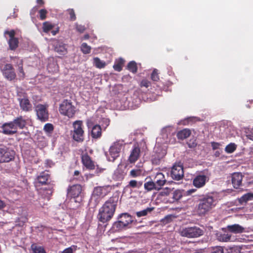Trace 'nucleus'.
Masks as SVG:
<instances>
[{
    "instance_id": "ea45409f",
    "label": "nucleus",
    "mask_w": 253,
    "mask_h": 253,
    "mask_svg": "<svg viewBox=\"0 0 253 253\" xmlns=\"http://www.w3.org/2000/svg\"><path fill=\"white\" fill-rule=\"evenodd\" d=\"M154 208H147V209L142 211H137L136 212V215L137 217H141L146 215L148 212H150L153 210Z\"/></svg>"
},
{
    "instance_id": "20e7f679",
    "label": "nucleus",
    "mask_w": 253,
    "mask_h": 253,
    "mask_svg": "<svg viewBox=\"0 0 253 253\" xmlns=\"http://www.w3.org/2000/svg\"><path fill=\"white\" fill-rule=\"evenodd\" d=\"M110 192L109 186H97L94 188L91 198V201H94V205L97 206L102 198H103Z\"/></svg>"
},
{
    "instance_id": "9b49d317",
    "label": "nucleus",
    "mask_w": 253,
    "mask_h": 253,
    "mask_svg": "<svg viewBox=\"0 0 253 253\" xmlns=\"http://www.w3.org/2000/svg\"><path fill=\"white\" fill-rule=\"evenodd\" d=\"M0 69L3 76L7 80L11 81L16 78V75L12 64L7 63L3 65H1Z\"/></svg>"
},
{
    "instance_id": "aec40b11",
    "label": "nucleus",
    "mask_w": 253,
    "mask_h": 253,
    "mask_svg": "<svg viewBox=\"0 0 253 253\" xmlns=\"http://www.w3.org/2000/svg\"><path fill=\"white\" fill-rule=\"evenodd\" d=\"M243 175L241 172H234L231 175V181L234 188H239L242 185Z\"/></svg>"
},
{
    "instance_id": "4468645a",
    "label": "nucleus",
    "mask_w": 253,
    "mask_h": 253,
    "mask_svg": "<svg viewBox=\"0 0 253 253\" xmlns=\"http://www.w3.org/2000/svg\"><path fill=\"white\" fill-rule=\"evenodd\" d=\"M2 132L6 135H11L17 132L13 121L4 123L1 126Z\"/></svg>"
},
{
    "instance_id": "b1692460",
    "label": "nucleus",
    "mask_w": 253,
    "mask_h": 253,
    "mask_svg": "<svg viewBox=\"0 0 253 253\" xmlns=\"http://www.w3.org/2000/svg\"><path fill=\"white\" fill-rule=\"evenodd\" d=\"M19 104L21 109L25 112H29L32 110V105L29 100L27 98L19 99Z\"/></svg>"
},
{
    "instance_id": "2eb2a0df",
    "label": "nucleus",
    "mask_w": 253,
    "mask_h": 253,
    "mask_svg": "<svg viewBox=\"0 0 253 253\" xmlns=\"http://www.w3.org/2000/svg\"><path fill=\"white\" fill-rule=\"evenodd\" d=\"M209 180V178L207 176L203 174H197L193 178V184L197 188H200L204 187L206 182Z\"/></svg>"
},
{
    "instance_id": "2f4dec72",
    "label": "nucleus",
    "mask_w": 253,
    "mask_h": 253,
    "mask_svg": "<svg viewBox=\"0 0 253 253\" xmlns=\"http://www.w3.org/2000/svg\"><path fill=\"white\" fill-rule=\"evenodd\" d=\"M127 69L130 72L135 74L137 72V63L134 61H130L127 65Z\"/></svg>"
},
{
    "instance_id": "a18cd8bd",
    "label": "nucleus",
    "mask_w": 253,
    "mask_h": 253,
    "mask_svg": "<svg viewBox=\"0 0 253 253\" xmlns=\"http://www.w3.org/2000/svg\"><path fill=\"white\" fill-rule=\"evenodd\" d=\"M139 85L141 87H145L146 88H148L151 85V83L148 80L144 79L142 80Z\"/></svg>"
},
{
    "instance_id": "13d9d810",
    "label": "nucleus",
    "mask_w": 253,
    "mask_h": 253,
    "mask_svg": "<svg viewBox=\"0 0 253 253\" xmlns=\"http://www.w3.org/2000/svg\"><path fill=\"white\" fill-rule=\"evenodd\" d=\"M188 147L190 148H194L196 147L197 143L196 142V140H190L187 143Z\"/></svg>"
},
{
    "instance_id": "7c9ffc66",
    "label": "nucleus",
    "mask_w": 253,
    "mask_h": 253,
    "mask_svg": "<svg viewBox=\"0 0 253 253\" xmlns=\"http://www.w3.org/2000/svg\"><path fill=\"white\" fill-rule=\"evenodd\" d=\"M182 196L181 192L179 190L172 191L170 197L172 198V200L170 201V202L173 203L175 201L179 200Z\"/></svg>"
},
{
    "instance_id": "393cba45",
    "label": "nucleus",
    "mask_w": 253,
    "mask_h": 253,
    "mask_svg": "<svg viewBox=\"0 0 253 253\" xmlns=\"http://www.w3.org/2000/svg\"><path fill=\"white\" fill-rule=\"evenodd\" d=\"M103 128L99 125H95L93 126L91 130V136L94 139H98L102 135Z\"/></svg>"
},
{
    "instance_id": "6ab92c4d",
    "label": "nucleus",
    "mask_w": 253,
    "mask_h": 253,
    "mask_svg": "<svg viewBox=\"0 0 253 253\" xmlns=\"http://www.w3.org/2000/svg\"><path fill=\"white\" fill-rule=\"evenodd\" d=\"M82 162L84 166L88 170L95 169V166L94 162L91 160L90 156L87 154H84L82 156Z\"/></svg>"
},
{
    "instance_id": "6e6d98bb",
    "label": "nucleus",
    "mask_w": 253,
    "mask_h": 253,
    "mask_svg": "<svg viewBox=\"0 0 253 253\" xmlns=\"http://www.w3.org/2000/svg\"><path fill=\"white\" fill-rule=\"evenodd\" d=\"M77 246H72L69 248L65 249L61 253H73L74 250H76Z\"/></svg>"
},
{
    "instance_id": "1a4fd4ad",
    "label": "nucleus",
    "mask_w": 253,
    "mask_h": 253,
    "mask_svg": "<svg viewBox=\"0 0 253 253\" xmlns=\"http://www.w3.org/2000/svg\"><path fill=\"white\" fill-rule=\"evenodd\" d=\"M15 152L3 145H0V163H7L14 158Z\"/></svg>"
},
{
    "instance_id": "09e8293b",
    "label": "nucleus",
    "mask_w": 253,
    "mask_h": 253,
    "mask_svg": "<svg viewBox=\"0 0 253 253\" xmlns=\"http://www.w3.org/2000/svg\"><path fill=\"white\" fill-rule=\"evenodd\" d=\"M210 253H224V251L222 247H215L212 248Z\"/></svg>"
},
{
    "instance_id": "473e14b6",
    "label": "nucleus",
    "mask_w": 253,
    "mask_h": 253,
    "mask_svg": "<svg viewBox=\"0 0 253 253\" xmlns=\"http://www.w3.org/2000/svg\"><path fill=\"white\" fill-rule=\"evenodd\" d=\"M253 199V194L251 193H248L244 195L239 199V202L243 204L244 203H246L248 201L252 200Z\"/></svg>"
},
{
    "instance_id": "5701e85b",
    "label": "nucleus",
    "mask_w": 253,
    "mask_h": 253,
    "mask_svg": "<svg viewBox=\"0 0 253 253\" xmlns=\"http://www.w3.org/2000/svg\"><path fill=\"white\" fill-rule=\"evenodd\" d=\"M166 181L164 174L162 172H158L154 178L153 181L160 190L166 183Z\"/></svg>"
},
{
    "instance_id": "f03ea898",
    "label": "nucleus",
    "mask_w": 253,
    "mask_h": 253,
    "mask_svg": "<svg viewBox=\"0 0 253 253\" xmlns=\"http://www.w3.org/2000/svg\"><path fill=\"white\" fill-rule=\"evenodd\" d=\"M216 205L215 200L212 196L206 195L199 197L197 205V212L200 216L209 213Z\"/></svg>"
},
{
    "instance_id": "ddd939ff",
    "label": "nucleus",
    "mask_w": 253,
    "mask_h": 253,
    "mask_svg": "<svg viewBox=\"0 0 253 253\" xmlns=\"http://www.w3.org/2000/svg\"><path fill=\"white\" fill-rule=\"evenodd\" d=\"M4 34V35H8L9 37L8 41L9 49L11 50H15L18 47L19 44L18 38L15 37V31L14 30L5 31Z\"/></svg>"
},
{
    "instance_id": "69168bd1",
    "label": "nucleus",
    "mask_w": 253,
    "mask_h": 253,
    "mask_svg": "<svg viewBox=\"0 0 253 253\" xmlns=\"http://www.w3.org/2000/svg\"><path fill=\"white\" fill-rule=\"evenodd\" d=\"M248 139L253 141V131H251L250 133L246 135Z\"/></svg>"
},
{
    "instance_id": "412c9836",
    "label": "nucleus",
    "mask_w": 253,
    "mask_h": 253,
    "mask_svg": "<svg viewBox=\"0 0 253 253\" xmlns=\"http://www.w3.org/2000/svg\"><path fill=\"white\" fill-rule=\"evenodd\" d=\"M27 120L25 117L20 116L16 117L12 121L16 128L17 129L18 128L23 129L25 127L27 124Z\"/></svg>"
},
{
    "instance_id": "f8f14e48",
    "label": "nucleus",
    "mask_w": 253,
    "mask_h": 253,
    "mask_svg": "<svg viewBox=\"0 0 253 253\" xmlns=\"http://www.w3.org/2000/svg\"><path fill=\"white\" fill-rule=\"evenodd\" d=\"M171 178L175 180H179L183 177L184 171L183 166L180 164L175 163L170 171Z\"/></svg>"
},
{
    "instance_id": "cd10ccee",
    "label": "nucleus",
    "mask_w": 253,
    "mask_h": 253,
    "mask_svg": "<svg viewBox=\"0 0 253 253\" xmlns=\"http://www.w3.org/2000/svg\"><path fill=\"white\" fill-rule=\"evenodd\" d=\"M145 190L147 191H151L153 190H159V188L157 187L155 182L152 181L146 182L144 184Z\"/></svg>"
},
{
    "instance_id": "49530a36",
    "label": "nucleus",
    "mask_w": 253,
    "mask_h": 253,
    "mask_svg": "<svg viewBox=\"0 0 253 253\" xmlns=\"http://www.w3.org/2000/svg\"><path fill=\"white\" fill-rule=\"evenodd\" d=\"M116 178L118 180H121L124 178L125 174L123 171H121L120 170H117L114 174Z\"/></svg>"
},
{
    "instance_id": "bf43d9fd",
    "label": "nucleus",
    "mask_w": 253,
    "mask_h": 253,
    "mask_svg": "<svg viewBox=\"0 0 253 253\" xmlns=\"http://www.w3.org/2000/svg\"><path fill=\"white\" fill-rule=\"evenodd\" d=\"M172 190L170 188H167L165 189L163 191L161 192V194L163 196L164 195H168L169 197H171V193Z\"/></svg>"
},
{
    "instance_id": "8fccbe9b",
    "label": "nucleus",
    "mask_w": 253,
    "mask_h": 253,
    "mask_svg": "<svg viewBox=\"0 0 253 253\" xmlns=\"http://www.w3.org/2000/svg\"><path fill=\"white\" fill-rule=\"evenodd\" d=\"M102 128L105 130L110 124V120L107 118H103L101 120Z\"/></svg>"
},
{
    "instance_id": "c85d7f7f",
    "label": "nucleus",
    "mask_w": 253,
    "mask_h": 253,
    "mask_svg": "<svg viewBox=\"0 0 253 253\" xmlns=\"http://www.w3.org/2000/svg\"><path fill=\"white\" fill-rule=\"evenodd\" d=\"M124 63L125 60L122 58L117 59L113 65L114 69L116 71L120 72L122 70Z\"/></svg>"
},
{
    "instance_id": "5fc2aeb1",
    "label": "nucleus",
    "mask_w": 253,
    "mask_h": 253,
    "mask_svg": "<svg viewBox=\"0 0 253 253\" xmlns=\"http://www.w3.org/2000/svg\"><path fill=\"white\" fill-rule=\"evenodd\" d=\"M172 250V247H167L159 251V253H171L173 252Z\"/></svg>"
},
{
    "instance_id": "f704fd0d",
    "label": "nucleus",
    "mask_w": 253,
    "mask_h": 253,
    "mask_svg": "<svg viewBox=\"0 0 253 253\" xmlns=\"http://www.w3.org/2000/svg\"><path fill=\"white\" fill-rule=\"evenodd\" d=\"M143 182L142 181H137L135 180H131L127 185V187L132 188H139L142 186Z\"/></svg>"
},
{
    "instance_id": "dca6fc26",
    "label": "nucleus",
    "mask_w": 253,
    "mask_h": 253,
    "mask_svg": "<svg viewBox=\"0 0 253 253\" xmlns=\"http://www.w3.org/2000/svg\"><path fill=\"white\" fill-rule=\"evenodd\" d=\"M140 148L138 144H134L130 151L128 161L131 164L134 163L137 161L140 156Z\"/></svg>"
},
{
    "instance_id": "0eeeda50",
    "label": "nucleus",
    "mask_w": 253,
    "mask_h": 253,
    "mask_svg": "<svg viewBox=\"0 0 253 253\" xmlns=\"http://www.w3.org/2000/svg\"><path fill=\"white\" fill-rule=\"evenodd\" d=\"M74 130L72 133L73 139L78 142H82L84 140V130L82 121H76L73 124Z\"/></svg>"
},
{
    "instance_id": "4c0bfd02",
    "label": "nucleus",
    "mask_w": 253,
    "mask_h": 253,
    "mask_svg": "<svg viewBox=\"0 0 253 253\" xmlns=\"http://www.w3.org/2000/svg\"><path fill=\"white\" fill-rule=\"evenodd\" d=\"M164 154H161L159 155H153L152 156V163L156 165H159L161 159L164 157Z\"/></svg>"
},
{
    "instance_id": "e433bc0d",
    "label": "nucleus",
    "mask_w": 253,
    "mask_h": 253,
    "mask_svg": "<svg viewBox=\"0 0 253 253\" xmlns=\"http://www.w3.org/2000/svg\"><path fill=\"white\" fill-rule=\"evenodd\" d=\"M54 27V25L48 21L44 22L43 23L42 30L44 33H48Z\"/></svg>"
},
{
    "instance_id": "37998d69",
    "label": "nucleus",
    "mask_w": 253,
    "mask_h": 253,
    "mask_svg": "<svg viewBox=\"0 0 253 253\" xmlns=\"http://www.w3.org/2000/svg\"><path fill=\"white\" fill-rule=\"evenodd\" d=\"M28 219L27 216H21L17 219L16 222L18 223V226H23L28 221Z\"/></svg>"
},
{
    "instance_id": "f3484780",
    "label": "nucleus",
    "mask_w": 253,
    "mask_h": 253,
    "mask_svg": "<svg viewBox=\"0 0 253 253\" xmlns=\"http://www.w3.org/2000/svg\"><path fill=\"white\" fill-rule=\"evenodd\" d=\"M221 230L233 234H241L245 232L244 227L238 224L228 225L225 227L222 228Z\"/></svg>"
},
{
    "instance_id": "4d7b16f0",
    "label": "nucleus",
    "mask_w": 253,
    "mask_h": 253,
    "mask_svg": "<svg viewBox=\"0 0 253 253\" xmlns=\"http://www.w3.org/2000/svg\"><path fill=\"white\" fill-rule=\"evenodd\" d=\"M55 50L57 52L61 54H64L66 50L64 46H59V47H56Z\"/></svg>"
},
{
    "instance_id": "0e129e2a",
    "label": "nucleus",
    "mask_w": 253,
    "mask_h": 253,
    "mask_svg": "<svg viewBox=\"0 0 253 253\" xmlns=\"http://www.w3.org/2000/svg\"><path fill=\"white\" fill-rule=\"evenodd\" d=\"M6 207L5 202L0 199V210H1Z\"/></svg>"
},
{
    "instance_id": "3c124183",
    "label": "nucleus",
    "mask_w": 253,
    "mask_h": 253,
    "mask_svg": "<svg viewBox=\"0 0 253 253\" xmlns=\"http://www.w3.org/2000/svg\"><path fill=\"white\" fill-rule=\"evenodd\" d=\"M18 71L19 72V76L24 78L25 77V73L23 68V61H20V63L18 64Z\"/></svg>"
},
{
    "instance_id": "603ef678",
    "label": "nucleus",
    "mask_w": 253,
    "mask_h": 253,
    "mask_svg": "<svg viewBox=\"0 0 253 253\" xmlns=\"http://www.w3.org/2000/svg\"><path fill=\"white\" fill-rule=\"evenodd\" d=\"M70 15V19L71 21H75L76 19V16L74 10L73 9H69L67 10Z\"/></svg>"
},
{
    "instance_id": "72a5a7b5",
    "label": "nucleus",
    "mask_w": 253,
    "mask_h": 253,
    "mask_svg": "<svg viewBox=\"0 0 253 253\" xmlns=\"http://www.w3.org/2000/svg\"><path fill=\"white\" fill-rule=\"evenodd\" d=\"M143 175V170L140 169H134L129 172V176L131 177H137Z\"/></svg>"
},
{
    "instance_id": "052dcab7",
    "label": "nucleus",
    "mask_w": 253,
    "mask_h": 253,
    "mask_svg": "<svg viewBox=\"0 0 253 253\" xmlns=\"http://www.w3.org/2000/svg\"><path fill=\"white\" fill-rule=\"evenodd\" d=\"M211 146L212 147V149L214 150L218 149L219 148V146H220V144L218 142H211Z\"/></svg>"
},
{
    "instance_id": "680f3d73",
    "label": "nucleus",
    "mask_w": 253,
    "mask_h": 253,
    "mask_svg": "<svg viewBox=\"0 0 253 253\" xmlns=\"http://www.w3.org/2000/svg\"><path fill=\"white\" fill-rule=\"evenodd\" d=\"M76 29L78 31H79L80 33H83L85 30V28L84 27V26H82V25H77V27H76Z\"/></svg>"
},
{
    "instance_id": "c9c22d12",
    "label": "nucleus",
    "mask_w": 253,
    "mask_h": 253,
    "mask_svg": "<svg viewBox=\"0 0 253 253\" xmlns=\"http://www.w3.org/2000/svg\"><path fill=\"white\" fill-rule=\"evenodd\" d=\"M31 247L33 253H46L42 247L38 246L36 244H32Z\"/></svg>"
},
{
    "instance_id": "864d4df0",
    "label": "nucleus",
    "mask_w": 253,
    "mask_h": 253,
    "mask_svg": "<svg viewBox=\"0 0 253 253\" xmlns=\"http://www.w3.org/2000/svg\"><path fill=\"white\" fill-rule=\"evenodd\" d=\"M228 253H241V250L238 247H233L228 250Z\"/></svg>"
},
{
    "instance_id": "7ed1b4c3",
    "label": "nucleus",
    "mask_w": 253,
    "mask_h": 253,
    "mask_svg": "<svg viewBox=\"0 0 253 253\" xmlns=\"http://www.w3.org/2000/svg\"><path fill=\"white\" fill-rule=\"evenodd\" d=\"M118 219V220L113 224V228L116 231L125 229L133 221L132 216L127 213H122L119 216Z\"/></svg>"
},
{
    "instance_id": "f257e3e1",
    "label": "nucleus",
    "mask_w": 253,
    "mask_h": 253,
    "mask_svg": "<svg viewBox=\"0 0 253 253\" xmlns=\"http://www.w3.org/2000/svg\"><path fill=\"white\" fill-rule=\"evenodd\" d=\"M119 197L113 196L110 197L99 210L97 218L99 221L104 223L110 221L115 212Z\"/></svg>"
},
{
    "instance_id": "6e6552de",
    "label": "nucleus",
    "mask_w": 253,
    "mask_h": 253,
    "mask_svg": "<svg viewBox=\"0 0 253 253\" xmlns=\"http://www.w3.org/2000/svg\"><path fill=\"white\" fill-rule=\"evenodd\" d=\"M204 231L197 226L188 227L182 229L181 235L187 238H197L203 235Z\"/></svg>"
},
{
    "instance_id": "c03bdc74",
    "label": "nucleus",
    "mask_w": 253,
    "mask_h": 253,
    "mask_svg": "<svg viewBox=\"0 0 253 253\" xmlns=\"http://www.w3.org/2000/svg\"><path fill=\"white\" fill-rule=\"evenodd\" d=\"M53 126L51 124H46L43 127V130L47 133H51L53 130Z\"/></svg>"
},
{
    "instance_id": "338daca9",
    "label": "nucleus",
    "mask_w": 253,
    "mask_h": 253,
    "mask_svg": "<svg viewBox=\"0 0 253 253\" xmlns=\"http://www.w3.org/2000/svg\"><path fill=\"white\" fill-rule=\"evenodd\" d=\"M196 191V189H191L187 191V193L188 194L190 195L192 194L193 193L195 192Z\"/></svg>"
},
{
    "instance_id": "de8ad7c7",
    "label": "nucleus",
    "mask_w": 253,
    "mask_h": 253,
    "mask_svg": "<svg viewBox=\"0 0 253 253\" xmlns=\"http://www.w3.org/2000/svg\"><path fill=\"white\" fill-rule=\"evenodd\" d=\"M40 14V18L42 20H43L45 19L46 18V14L47 13V11L45 9H42L39 10V11Z\"/></svg>"
},
{
    "instance_id": "e2e57ef3",
    "label": "nucleus",
    "mask_w": 253,
    "mask_h": 253,
    "mask_svg": "<svg viewBox=\"0 0 253 253\" xmlns=\"http://www.w3.org/2000/svg\"><path fill=\"white\" fill-rule=\"evenodd\" d=\"M105 170V169L100 168L97 167L95 172L97 175H99L100 173H102Z\"/></svg>"
},
{
    "instance_id": "a211bd4d",
    "label": "nucleus",
    "mask_w": 253,
    "mask_h": 253,
    "mask_svg": "<svg viewBox=\"0 0 253 253\" xmlns=\"http://www.w3.org/2000/svg\"><path fill=\"white\" fill-rule=\"evenodd\" d=\"M67 194L68 196L73 198L78 197L83 191V187L80 184L73 185L68 188Z\"/></svg>"
},
{
    "instance_id": "a878e982",
    "label": "nucleus",
    "mask_w": 253,
    "mask_h": 253,
    "mask_svg": "<svg viewBox=\"0 0 253 253\" xmlns=\"http://www.w3.org/2000/svg\"><path fill=\"white\" fill-rule=\"evenodd\" d=\"M191 134V132L189 129L184 128L178 131L176 136L178 139L184 140L189 137Z\"/></svg>"
},
{
    "instance_id": "774afa93",
    "label": "nucleus",
    "mask_w": 253,
    "mask_h": 253,
    "mask_svg": "<svg viewBox=\"0 0 253 253\" xmlns=\"http://www.w3.org/2000/svg\"><path fill=\"white\" fill-rule=\"evenodd\" d=\"M37 2L40 5H43L44 3L43 0H37Z\"/></svg>"
},
{
    "instance_id": "79ce46f5",
    "label": "nucleus",
    "mask_w": 253,
    "mask_h": 253,
    "mask_svg": "<svg viewBox=\"0 0 253 253\" xmlns=\"http://www.w3.org/2000/svg\"><path fill=\"white\" fill-rule=\"evenodd\" d=\"M151 79L154 82H158L160 80L158 70L157 69H154L151 75Z\"/></svg>"
},
{
    "instance_id": "c756f323",
    "label": "nucleus",
    "mask_w": 253,
    "mask_h": 253,
    "mask_svg": "<svg viewBox=\"0 0 253 253\" xmlns=\"http://www.w3.org/2000/svg\"><path fill=\"white\" fill-rule=\"evenodd\" d=\"M93 65L98 69L104 68L106 64L105 61H102L98 57H94L93 59Z\"/></svg>"
},
{
    "instance_id": "a19ab883",
    "label": "nucleus",
    "mask_w": 253,
    "mask_h": 253,
    "mask_svg": "<svg viewBox=\"0 0 253 253\" xmlns=\"http://www.w3.org/2000/svg\"><path fill=\"white\" fill-rule=\"evenodd\" d=\"M81 50L84 54H88L90 52L91 47L87 44L86 43L84 42L81 45Z\"/></svg>"
},
{
    "instance_id": "bb28decb",
    "label": "nucleus",
    "mask_w": 253,
    "mask_h": 253,
    "mask_svg": "<svg viewBox=\"0 0 253 253\" xmlns=\"http://www.w3.org/2000/svg\"><path fill=\"white\" fill-rule=\"evenodd\" d=\"M49 177L50 175L47 172L43 171L38 176L37 179L38 182L42 185H45L47 184Z\"/></svg>"
},
{
    "instance_id": "39448f33",
    "label": "nucleus",
    "mask_w": 253,
    "mask_h": 253,
    "mask_svg": "<svg viewBox=\"0 0 253 253\" xmlns=\"http://www.w3.org/2000/svg\"><path fill=\"white\" fill-rule=\"evenodd\" d=\"M124 147L123 141H117L110 147L109 153L106 154L108 160L110 162H114L119 157L121 150Z\"/></svg>"
},
{
    "instance_id": "58836bf2",
    "label": "nucleus",
    "mask_w": 253,
    "mask_h": 253,
    "mask_svg": "<svg viewBox=\"0 0 253 253\" xmlns=\"http://www.w3.org/2000/svg\"><path fill=\"white\" fill-rule=\"evenodd\" d=\"M236 148L237 146L235 143H231L226 146L225 151L227 153H232L235 151Z\"/></svg>"
},
{
    "instance_id": "423d86ee",
    "label": "nucleus",
    "mask_w": 253,
    "mask_h": 253,
    "mask_svg": "<svg viewBox=\"0 0 253 253\" xmlns=\"http://www.w3.org/2000/svg\"><path fill=\"white\" fill-rule=\"evenodd\" d=\"M60 113L68 117L73 118L76 113L75 107L72 104L70 100L65 99L59 106Z\"/></svg>"
},
{
    "instance_id": "9d476101",
    "label": "nucleus",
    "mask_w": 253,
    "mask_h": 253,
    "mask_svg": "<svg viewBox=\"0 0 253 253\" xmlns=\"http://www.w3.org/2000/svg\"><path fill=\"white\" fill-rule=\"evenodd\" d=\"M48 105L39 104L35 106L38 119L42 122H46L49 118Z\"/></svg>"
},
{
    "instance_id": "4be33fe9",
    "label": "nucleus",
    "mask_w": 253,
    "mask_h": 253,
    "mask_svg": "<svg viewBox=\"0 0 253 253\" xmlns=\"http://www.w3.org/2000/svg\"><path fill=\"white\" fill-rule=\"evenodd\" d=\"M222 232H218L216 234L217 240L220 242H228L231 240L232 235L229 231L222 230Z\"/></svg>"
}]
</instances>
